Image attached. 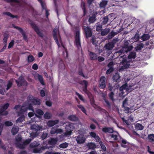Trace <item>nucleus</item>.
Returning <instances> with one entry per match:
<instances>
[{
  "instance_id": "nucleus-12",
  "label": "nucleus",
  "mask_w": 154,
  "mask_h": 154,
  "mask_svg": "<svg viewBox=\"0 0 154 154\" xmlns=\"http://www.w3.org/2000/svg\"><path fill=\"white\" fill-rule=\"evenodd\" d=\"M107 3V1H102L100 3V7L104 8L106 5Z\"/></svg>"
},
{
  "instance_id": "nucleus-37",
  "label": "nucleus",
  "mask_w": 154,
  "mask_h": 154,
  "mask_svg": "<svg viewBox=\"0 0 154 154\" xmlns=\"http://www.w3.org/2000/svg\"><path fill=\"white\" fill-rule=\"evenodd\" d=\"M46 74V72H44V74Z\"/></svg>"
},
{
  "instance_id": "nucleus-26",
  "label": "nucleus",
  "mask_w": 154,
  "mask_h": 154,
  "mask_svg": "<svg viewBox=\"0 0 154 154\" xmlns=\"http://www.w3.org/2000/svg\"><path fill=\"white\" fill-rule=\"evenodd\" d=\"M98 60L99 62H101L104 60V58L102 57H99L98 58Z\"/></svg>"
},
{
  "instance_id": "nucleus-11",
  "label": "nucleus",
  "mask_w": 154,
  "mask_h": 154,
  "mask_svg": "<svg viewBox=\"0 0 154 154\" xmlns=\"http://www.w3.org/2000/svg\"><path fill=\"white\" fill-rule=\"evenodd\" d=\"M89 55L91 60H94L97 59V55L95 54L90 52Z\"/></svg>"
},
{
  "instance_id": "nucleus-28",
  "label": "nucleus",
  "mask_w": 154,
  "mask_h": 154,
  "mask_svg": "<svg viewBox=\"0 0 154 154\" xmlns=\"http://www.w3.org/2000/svg\"><path fill=\"white\" fill-rule=\"evenodd\" d=\"M5 14H6L7 15L11 17H13L12 15L9 13H6Z\"/></svg>"
},
{
  "instance_id": "nucleus-24",
  "label": "nucleus",
  "mask_w": 154,
  "mask_h": 154,
  "mask_svg": "<svg viewBox=\"0 0 154 154\" xmlns=\"http://www.w3.org/2000/svg\"><path fill=\"white\" fill-rule=\"evenodd\" d=\"M14 41L12 40L9 43V45L8 46V48H10L13 47L14 44Z\"/></svg>"
},
{
  "instance_id": "nucleus-3",
  "label": "nucleus",
  "mask_w": 154,
  "mask_h": 154,
  "mask_svg": "<svg viewBox=\"0 0 154 154\" xmlns=\"http://www.w3.org/2000/svg\"><path fill=\"white\" fill-rule=\"evenodd\" d=\"M128 43L127 41L125 42V45L124 47L122 48L120 50L119 53H124L127 52L128 51L131 50L133 48V47L131 45H128Z\"/></svg>"
},
{
  "instance_id": "nucleus-33",
  "label": "nucleus",
  "mask_w": 154,
  "mask_h": 154,
  "mask_svg": "<svg viewBox=\"0 0 154 154\" xmlns=\"http://www.w3.org/2000/svg\"><path fill=\"white\" fill-rule=\"evenodd\" d=\"M45 11L46 12V16L47 17L48 15V12L46 9L45 10Z\"/></svg>"
},
{
  "instance_id": "nucleus-27",
  "label": "nucleus",
  "mask_w": 154,
  "mask_h": 154,
  "mask_svg": "<svg viewBox=\"0 0 154 154\" xmlns=\"http://www.w3.org/2000/svg\"><path fill=\"white\" fill-rule=\"evenodd\" d=\"M113 65V62H110L109 63V64H108V67L109 68H112V66Z\"/></svg>"
},
{
  "instance_id": "nucleus-14",
  "label": "nucleus",
  "mask_w": 154,
  "mask_h": 154,
  "mask_svg": "<svg viewBox=\"0 0 154 154\" xmlns=\"http://www.w3.org/2000/svg\"><path fill=\"white\" fill-rule=\"evenodd\" d=\"M95 20L96 19L95 14L92 17H90L89 19V21L91 23H94Z\"/></svg>"
},
{
  "instance_id": "nucleus-1",
  "label": "nucleus",
  "mask_w": 154,
  "mask_h": 154,
  "mask_svg": "<svg viewBox=\"0 0 154 154\" xmlns=\"http://www.w3.org/2000/svg\"><path fill=\"white\" fill-rule=\"evenodd\" d=\"M124 57V56L122 57L123 60L120 64V68L119 70V72L129 67L130 64L128 63H130L132 60L134 59L136 57V54L134 52L131 53L128 56V57L126 59H125Z\"/></svg>"
},
{
  "instance_id": "nucleus-36",
  "label": "nucleus",
  "mask_w": 154,
  "mask_h": 154,
  "mask_svg": "<svg viewBox=\"0 0 154 154\" xmlns=\"http://www.w3.org/2000/svg\"><path fill=\"white\" fill-rule=\"evenodd\" d=\"M133 61V60H132L131 61ZM131 61H130V63H129V64H130V65H129V66H130V65H131V64H130V63H131Z\"/></svg>"
},
{
  "instance_id": "nucleus-15",
  "label": "nucleus",
  "mask_w": 154,
  "mask_h": 154,
  "mask_svg": "<svg viewBox=\"0 0 154 154\" xmlns=\"http://www.w3.org/2000/svg\"><path fill=\"white\" fill-rule=\"evenodd\" d=\"M35 60L34 57L32 55H29L28 57V62H30L33 61Z\"/></svg>"
},
{
  "instance_id": "nucleus-9",
  "label": "nucleus",
  "mask_w": 154,
  "mask_h": 154,
  "mask_svg": "<svg viewBox=\"0 0 154 154\" xmlns=\"http://www.w3.org/2000/svg\"><path fill=\"white\" fill-rule=\"evenodd\" d=\"M13 27H14L16 29H18L20 32H21V34H22V35L23 36V38L24 39H26V36H25V33L23 30L20 28L17 27V26H14V25L13 26Z\"/></svg>"
},
{
  "instance_id": "nucleus-35",
  "label": "nucleus",
  "mask_w": 154,
  "mask_h": 154,
  "mask_svg": "<svg viewBox=\"0 0 154 154\" xmlns=\"http://www.w3.org/2000/svg\"><path fill=\"white\" fill-rule=\"evenodd\" d=\"M3 63H4V62L3 60H0V64Z\"/></svg>"
},
{
  "instance_id": "nucleus-32",
  "label": "nucleus",
  "mask_w": 154,
  "mask_h": 154,
  "mask_svg": "<svg viewBox=\"0 0 154 154\" xmlns=\"http://www.w3.org/2000/svg\"><path fill=\"white\" fill-rule=\"evenodd\" d=\"M93 0H88V3L90 4L92 2Z\"/></svg>"
},
{
  "instance_id": "nucleus-38",
  "label": "nucleus",
  "mask_w": 154,
  "mask_h": 154,
  "mask_svg": "<svg viewBox=\"0 0 154 154\" xmlns=\"http://www.w3.org/2000/svg\"><path fill=\"white\" fill-rule=\"evenodd\" d=\"M38 77H41L39 75Z\"/></svg>"
},
{
  "instance_id": "nucleus-20",
  "label": "nucleus",
  "mask_w": 154,
  "mask_h": 154,
  "mask_svg": "<svg viewBox=\"0 0 154 154\" xmlns=\"http://www.w3.org/2000/svg\"><path fill=\"white\" fill-rule=\"evenodd\" d=\"M98 38H93L92 39V42L94 44L96 45L97 44V43L98 42Z\"/></svg>"
},
{
  "instance_id": "nucleus-7",
  "label": "nucleus",
  "mask_w": 154,
  "mask_h": 154,
  "mask_svg": "<svg viewBox=\"0 0 154 154\" xmlns=\"http://www.w3.org/2000/svg\"><path fill=\"white\" fill-rule=\"evenodd\" d=\"M153 25V23H151L149 26H147L146 29V32H148L152 31L154 32V26Z\"/></svg>"
},
{
  "instance_id": "nucleus-10",
  "label": "nucleus",
  "mask_w": 154,
  "mask_h": 154,
  "mask_svg": "<svg viewBox=\"0 0 154 154\" xmlns=\"http://www.w3.org/2000/svg\"><path fill=\"white\" fill-rule=\"evenodd\" d=\"M149 38V34H144L141 38L143 41H145L148 39Z\"/></svg>"
},
{
  "instance_id": "nucleus-17",
  "label": "nucleus",
  "mask_w": 154,
  "mask_h": 154,
  "mask_svg": "<svg viewBox=\"0 0 154 154\" xmlns=\"http://www.w3.org/2000/svg\"><path fill=\"white\" fill-rule=\"evenodd\" d=\"M146 44L148 45H150V46H151V47H154V38L152 39V40H150L149 42L147 43Z\"/></svg>"
},
{
  "instance_id": "nucleus-13",
  "label": "nucleus",
  "mask_w": 154,
  "mask_h": 154,
  "mask_svg": "<svg viewBox=\"0 0 154 154\" xmlns=\"http://www.w3.org/2000/svg\"><path fill=\"white\" fill-rule=\"evenodd\" d=\"M109 32V29H106L103 31L101 33L102 35L104 36L107 35Z\"/></svg>"
},
{
  "instance_id": "nucleus-19",
  "label": "nucleus",
  "mask_w": 154,
  "mask_h": 154,
  "mask_svg": "<svg viewBox=\"0 0 154 154\" xmlns=\"http://www.w3.org/2000/svg\"><path fill=\"white\" fill-rule=\"evenodd\" d=\"M102 29V26L101 25H97L96 26V30L98 31H100Z\"/></svg>"
},
{
  "instance_id": "nucleus-6",
  "label": "nucleus",
  "mask_w": 154,
  "mask_h": 154,
  "mask_svg": "<svg viewBox=\"0 0 154 154\" xmlns=\"http://www.w3.org/2000/svg\"><path fill=\"white\" fill-rule=\"evenodd\" d=\"M32 27L36 32L37 34L41 37L43 36V34L38 27L35 24H32Z\"/></svg>"
},
{
  "instance_id": "nucleus-34",
  "label": "nucleus",
  "mask_w": 154,
  "mask_h": 154,
  "mask_svg": "<svg viewBox=\"0 0 154 154\" xmlns=\"http://www.w3.org/2000/svg\"><path fill=\"white\" fill-rule=\"evenodd\" d=\"M79 74L82 76H83V73L82 72H79Z\"/></svg>"
},
{
  "instance_id": "nucleus-2",
  "label": "nucleus",
  "mask_w": 154,
  "mask_h": 154,
  "mask_svg": "<svg viewBox=\"0 0 154 154\" xmlns=\"http://www.w3.org/2000/svg\"><path fill=\"white\" fill-rule=\"evenodd\" d=\"M57 31V27H56L55 28L53 32L54 39L58 47L62 48L63 50L65 51V52L63 53L64 56L65 57H67L68 54L67 50L61 42L60 35Z\"/></svg>"
},
{
  "instance_id": "nucleus-23",
  "label": "nucleus",
  "mask_w": 154,
  "mask_h": 154,
  "mask_svg": "<svg viewBox=\"0 0 154 154\" xmlns=\"http://www.w3.org/2000/svg\"><path fill=\"white\" fill-rule=\"evenodd\" d=\"M38 65L36 63H34L32 66V68L33 69L36 70L38 68Z\"/></svg>"
},
{
  "instance_id": "nucleus-29",
  "label": "nucleus",
  "mask_w": 154,
  "mask_h": 154,
  "mask_svg": "<svg viewBox=\"0 0 154 154\" xmlns=\"http://www.w3.org/2000/svg\"><path fill=\"white\" fill-rule=\"evenodd\" d=\"M3 41L4 42L6 43L7 41V37H5L3 39Z\"/></svg>"
},
{
  "instance_id": "nucleus-4",
  "label": "nucleus",
  "mask_w": 154,
  "mask_h": 154,
  "mask_svg": "<svg viewBox=\"0 0 154 154\" xmlns=\"http://www.w3.org/2000/svg\"><path fill=\"white\" fill-rule=\"evenodd\" d=\"M75 43L76 46L79 49H80L81 48L79 38V31H77L76 32V35L75 36Z\"/></svg>"
},
{
  "instance_id": "nucleus-8",
  "label": "nucleus",
  "mask_w": 154,
  "mask_h": 154,
  "mask_svg": "<svg viewBox=\"0 0 154 154\" xmlns=\"http://www.w3.org/2000/svg\"><path fill=\"white\" fill-rule=\"evenodd\" d=\"M114 46V44L113 43H109L107 44L105 47L107 50H111Z\"/></svg>"
},
{
  "instance_id": "nucleus-31",
  "label": "nucleus",
  "mask_w": 154,
  "mask_h": 154,
  "mask_svg": "<svg viewBox=\"0 0 154 154\" xmlns=\"http://www.w3.org/2000/svg\"><path fill=\"white\" fill-rule=\"evenodd\" d=\"M105 11L104 10H102V11H101L100 12V14H99L100 15H102L103 14V13H105Z\"/></svg>"
},
{
  "instance_id": "nucleus-16",
  "label": "nucleus",
  "mask_w": 154,
  "mask_h": 154,
  "mask_svg": "<svg viewBox=\"0 0 154 154\" xmlns=\"http://www.w3.org/2000/svg\"><path fill=\"white\" fill-rule=\"evenodd\" d=\"M143 45L142 43L138 45L135 48V49L136 51H139L142 48H143Z\"/></svg>"
},
{
  "instance_id": "nucleus-18",
  "label": "nucleus",
  "mask_w": 154,
  "mask_h": 154,
  "mask_svg": "<svg viewBox=\"0 0 154 154\" xmlns=\"http://www.w3.org/2000/svg\"><path fill=\"white\" fill-rule=\"evenodd\" d=\"M139 35L138 34H136L134 38H132L133 41L134 42H136L139 39Z\"/></svg>"
},
{
  "instance_id": "nucleus-5",
  "label": "nucleus",
  "mask_w": 154,
  "mask_h": 154,
  "mask_svg": "<svg viewBox=\"0 0 154 154\" xmlns=\"http://www.w3.org/2000/svg\"><path fill=\"white\" fill-rule=\"evenodd\" d=\"M84 29L85 30L86 36L87 38L90 37L92 35L91 30L88 27H84Z\"/></svg>"
},
{
  "instance_id": "nucleus-25",
  "label": "nucleus",
  "mask_w": 154,
  "mask_h": 154,
  "mask_svg": "<svg viewBox=\"0 0 154 154\" xmlns=\"http://www.w3.org/2000/svg\"><path fill=\"white\" fill-rule=\"evenodd\" d=\"M109 68L106 71V74H109L113 70V68Z\"/></svg>"
},
{
  "instance_id": "nucleus-30",
  "label": "nucleus",
  "mask_w": 154,
  "mask_h": 154,
  "mask_svg": "<svg viewBox=\"0 0 154 154\" xmlns=\"http://www.w3.org/2000/svg\"><path fill=\"white\" fill-rule=\"evenodd\" d=\"M43 56V53L41 52H39L38 53V56L39 57H42Z\"/></svg>"
},
{
  "instance_id": "nucleus-22",
  "label": "nucleus",
  "mask_w": 154,
  "mask_h": 154,
  "mask_svg": "<svg viewBox=\"0 0 154 154\" xmlns=\"http://www.w3.org/2000/svg\"><path fill=\"white\" fill-rule=\"evenodd\" d=\"M85 4L84 2H82L81 4V7L82 8V9L83 10L84 15L85 14Z\"/></svg>"
},
{
  "instance_id": "nucleus-21",
  "label": "nucleus",
  "mask_w": 154,
  "mask_h": 154,
  "mask_svg": "<svg viewBox=\"0 0 154 154\" xmlns=\"http://www.w3.org/2000/svg\"><path fill=\"white\" fill-rule=\"evenodd\" d=\"M103 24H106L108 21V18L107 17H104L103 18Z\"/></svg>"
}]
</instances>
